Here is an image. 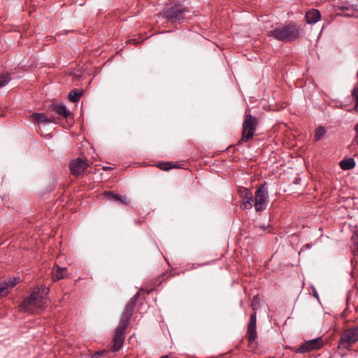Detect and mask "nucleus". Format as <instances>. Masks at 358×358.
<instances>
[{
	"label": "nucleus",
	"instance_id": "1",
	"mask_svg": "<svg viewBox=\"0 0 358 358\" xmlns=\"http://www.w3.org/2000/svg\"><path fill=\"white\" fill-rule=\"evenodd\" d=\"M302 34L300 25L295 22L287 24H275L272 26L267 35L275 40L282 42H292L299 38Z\"/></svg>",
	"mask_w": 358,
	"mask_h": 358
},
{
	"label": "nucleus",
	"instance_id": "2",
	"mask_svg": "<svg viewBox=\"0 0 358 358\" xmlns=\"http://www.w3.org/2000/svg\"><path fill=\"white\" fill-rule=\"evenodd\" d=\"M358 342V326L345 329L341 334L337 348L340 350H350Z\"/></svg>",
	"mask_w": 358,
	"mask_h": 358
},
{
	"label": "nucleus",
	"instance_id": "3",
	"mask_svg": "<svg viewBox=\"0 0 358 358\" xmlns=\"http://www.w3.org/2000/svg\"><path fill=\"white\" fill-rule=\"evenodd\" d=\"M187 13H189V10L182 4H170L164 8L163 17L170 22L174 23L178 22L181 23Z\"/></svg>",
	"mask_w": 358,
	"mask_h": 358
},
{
	"label": "nucleus",
	"instance_id": "4",
	"mask_svg": "<svg viewBox=\"0 0 358 358\" xmlns=\"http://www.w3.org/2000/svg\"><path fill=\"white\" fill-rule=\"evenodd\" d=\"M257 124L258 121L257 117L245 112L242 124V136L238 142V145L244 142H248L253 138Z\"/></svg>",
	"mask_w": 358,
	"mask_h": 358
},
{
	"label": "nucleus",
	"instance_id": "5",
	"mask_svg": "<svg viewBox=\"0 0 358 358\" xmlns=\"http://www.w3.org/2000/svg\"><path fill=\"white\" fill-rule=\"evenodd\" d=\"M44 300L36 291H33L30 296L24 299L20 305V310L30 313H37L42 309Z\"/></svg>",
	"mask_w": 358,
	"mask_h": 358
},
{
	"label": "nucleus",
	"instance_id": "6",
	"mask_svg": "<svg viewBox=\"0 0 358 358\" xmlns=\"http://www.w3.org/2000/svg\"><path fill=\"white\" fill-rule=\"evenodd\" d=\"M268 203V192L266 183L261 185L255 192L254 207L257 212L264 210Z\"/></svg>",
	"mask_w": 358,
	"mask_h": 358
},
{
	"label": "nucleus",
	"instance_id": "7",
	"mask_svg": "<svg viewBox=\"0 0 358 358\" xmlns=\"http://www.w3.org/2000/svg\"><path fill=\"white\" fill-rule=\"evenodd\" d=\"M324 345V342L322 337H318L309 341H305L295 350L296 353L304 354L311 351L321 349Z\"/></svg>",
	"mask_w": 358,
	"mask_h": 358
},
{
	"label": "nucleus",
	"instance_id": "8",
	"mask_svg": "<svg viewBox=\"0 0 358 358\" xmlns=\"http://www.w3.org/2000/svg\"><path fill=\"white\" fill-rule=\"evenodd\" d=\"M127 327L124 324L119 323L115 329L111 348L113 352H117L122 347L125 339L124 332Z\"/></svg>",
	"mask_w": 358,
	"mask_h": 358
},
{
	"label": "nucleus",
	"instance_id": "9",
	"mask_svg": "<svg viewBox=\"0 0 358 358\" xmlns=\"http://www.w3.org/2000/svg\"><path fill=\"white\" fill-rule=\"evenodd\" d=\"M140 296L139 292H137L127 303L126 305L120 320V324H124L128 326L129 323L130 318L134 313V308L136 305L137 300L138 299Z\"/></svg>",
	"mask_w": 358,
	"mask_h": 358
},
{
	"label": "nucleus",
	"instance_id": "10",
	"mask_svg": "<svg viewBox=\"0 0 358 358\" xmlns=\"http://www.w3.org/2000/svg\"><path fill=\"white\" fill-rule=\"evenodd\" d=\"M257 313L254 311L250 317L249 322L247 325V332L246 337L248 340L249 345H252L255 343L256 339L257 338Z\"/></svg>",
	"mask_w": 358,
	"mask_h": 358
},
{
	"label": "nucleus",
	"instance_id": "11",
	"mask_svg": "<svg viewBox=\"0 0 358 358\" xmlns=\"http://www.w3.org/2000/svg\"><path fill=\"white\" fill-rule=\"evenodd\" d=\"M87 167L88 163L87 160L81 158L72 160L69 164L71 173L76 176L83 175Z\"/></svg>",
	"mask_w": 358,
	"mask_h": 358
},
{
	"label": "nucleus",
	"instance_id": "12",
	"mask_svg": "<svg viewBox=\"0 0 358 358\" xmlns=\"http://www.w3.org/2000/svg\"><path fill=\"white\" fill-rule=\"evenodd\" d=\"M238 192L241 198L244 209H250L252 207L253 196L252 192L248 188L245 187L240 188Z\"/></svg>",
	"mask_w": 358,
	"mask_h": 358
},
{
	"label": "nucleus",
	"instance_id": "13",
	"mask_svg": "<svg viewBox=\"0 0 358 358\" xmlns=\"http://www.w3.org/2000/svg\"><path fill=\"white\" fill-rule=\"evenodd\" d=\"M103 195L108 200L114 201L124 205H128L130 201L127 196H122L113 192H105Z\"/></svg>",
	"mask_w": 358,
	"mask_h": 358
},
{
	"label": "nucleus",
	"instance_id": "14",
	"mask_svg": "<svg viewBox=\"0 0 358 358\" xmlns=\"http://www.w3.org/2000/svg\"><path fill=\"white\" fill-rule=\"evenodd\" d=\"M17 282V279L15 278L0 282V298L6 296Z\"/></svg>",
	"mask_w": 358,
	"mask_h": 358
},
{
	"label": "nucleus",
	"instance_id": "15",
	"mask_svg": "<svg viewBox=\"0 0 358 358\" xmlns=\"http://www.w3.org/2000/svg\"><path fill=\"white\" fill-rule=\"evenodd\" d=\"M52 273L53 281H57L64 278L67 275V269L66 268L55 266L52 269Z\"/></svg>",
	"mask_w": 358,
	"mask_h": 358
},
{
	"label": "nucleus",
	"instance_id": "16",
	"mask_svg": "<svg viewBox=\"0 0 358 358\" xmlns=\"http://www.w3.org/2000/svg\"><path fill=\"white\" fill-rule=\"evenodd\" d=\"M306 22L308 24H315L320 19V13L319 10L312 9L306 13Z\"/></svg>",
	"mask_w": 358,
	"mask_h": 358
},
{
	"label": "nucleus",
	"instance_id": "17",
	"mask_svg": "<svg viewBox=\"0 0 358 358\" xmlns=\"http://www.w3.org/2000/svg\"><path fill=\"white\" fill-rule=\"evenodd\" d=\"M32 116L35 120L41 123H50L54 121L52 117H48L44 113H34Z\"/></svg>",
	"mask_w": 358,
	"mask_h": 358
},
{
	"label": "nucleus",
	"instance_id": "18",
	"mask_svg": "<svg viewBox=\"0 0 358 358\" xmlns=\"http://www.w3.org/2000/svg\"><path fill=\"white\" fill-rule=\"evenodd\" d=\"M355 166L354 159L349 158L340 162V166L343 170H350Z\"/></svg>",
	"mask_w": 358,
	"mask_h": 358
},
{
	"label": "nucleus",
	"instance_id": "19",
	"mask_svg": "<svg viewBox=\"0 0 358 358\" xmlns=\"http://www.w3.org/2000/svg\"><path fill=\"white\" fill-rule=\"evenodd\" d=\"M83 92L78 90H71L69 94V99L72 102H77L79 101Z\"/></svg>",
	"mask_w": 358,
	"mask_h": 358
},
{
	"label": "nucleus",
	"instance_id": "20",
	"mask_svg": "<svg viewBox=\"0 0 358 358\" xmlns=\"http://www.w3.org/2000/svg\"><path fill=\"white\" fill-rule=\"evenodd\" d=\"M54 109L57 114L62 115L64 117H66L69 114V112L67 110L64 105H56L54 107Z\"/></svg>",
	"mask_w": 358,
	"mask_h": 358
},
{
	"label": "nucleus",
	"instance_id": "21",
	"mask_svg": "<svg viewBox=\"0 0 358 358\" xmlns=\"http://www.w3.org/2000/svg\"><path fill=\"white\" fill-rule=\"evenodd\" d=\"M325 133H326V130H325L324 127H323L322 126L318 127L315 130L314 141H320L322 138V137L324 136Z\"/></svg>",
	"mask_w": 358,
	"mask_h": 358
},
{
	"label": "nucleus",
	"instance_id": "22",
	"mask_svg": "<svg viewBox=\"0 0 358 358\" xmlns=\"http://www.w3.org/2000/svg\"><path fill=\"white\" fill-rule=\"evenodd\" d=\"M34 291H36L37 294L42 296V299L44 300L45 296L49 292V289L45 286H41L40 287H37Z\"/></svg>",
	"mask_w": 358,
	"mask_h": 358
},
{
	"label": "nucleus",
	"instance_id": "23",
	"mask_svg": "<svg viewBox=\"0 0 358 358\" xmlns=\"http://www.w3.org/2000/svg\"><path fill=\"white\" fill-rule=\"evenodd\" d=\"M10 80V77L8 73L0 74V87L5 86Z\"/></svg>",
	"mask_w": 358,
	"mask_h": 358
},
{
	"label": "nucleus",
	"instance_id": "24",
	"mask_svg": "<svg viewBox=\"0 0 358 358\" xmlns=\"http://www.w3.org/2000/svg\"><path fill=\"white\" fill-rule=\"evenodd\" d=\"M157 167L163 171H169L174 167L171 162H162L157 165Z\"/></svg>",
	"mask_w": 358,
	"mask_h": 358
},
{
	"label": "nucleus",
	"instance_id": "25",
	"mask_svg": "<svg viewBox=\"0 0 358 358\" xmlns=\"http://www.w3.org/2000/svg\"><path fill=\"white\" fill-rule=\"evenodd\" d=\"M341 10H343V14L348 16H354L355 10L352 6H341Z\"/></svg>",
	"mask_w": 358,
	"mask_h": 358
},
{
	"label": "nucleus",
	"instance_id": "26",
	"mask_svg": "<svg viewBox=\"0 0 358 358\" xmlns=\"http://www.w3.org/2000/svg\"><path fill=\"white\" fill-rule=\"evenodd\" d=\"M352 96L356 100V105L355 106V110L358 112V87L355 88L352 92Z\"/></svg>",
	"mask_w": 358,
	"mask_h": 358
},
{
	"label": "nucleus",
	"instance_id": "27",
	"mask_svg": "<svg viewBox=\"0 0 358 358\" xmlns=\"http://www.w3.org/2000/svg\"><path fill=\"white\" fill-rule=\"evenodd\" d=\"M310 244H306L301 249V250L299 251V254L300 255L301 252H303L304 250H308V249H310Z\"/></svg>",
	"mask_w": 358,
	"mask_h": 358
},
{
	"label": "nucleus",
	"instance_id": "28",
	"mask_svg": "<svg viewBox=\"0 0 358 358\" xmlns=\"http://www.w3.org/2000/svg\"><path fill=\"white\" fill-rule=\"evenodd\" d=\"M313 296H314L315 298H317V299H318V298H319L318 294H317V292H316L315 289H313Z\"/></svg>",
	"mask_w": 358,
	"mask_h": 358
},
{
	"label": "nucleus",
	"instance_id": "29",
	"mask_svg": "<svg viewBox=\"0 0 358 358\" xmlns=\"http://www.w3.org/2000/svg\"><path fill=\"white\" fill-rule=\"evenodd\" d=\"M112 169V168H111V167H110V166H103V170H106H106H110V169Z\"/></svg>",
	"mask_w": 358,
	"mask_h": 358
},
{
	"label": "nucleus",
	"instance_id": "30",
	"mask_svg": "<svg viewBox=\"0 0 358 358\" xmlns=\"http://www.w3.org/2000/svg\"><path fill=\"white\" fill-rule=\"evenodd\" d=\"M260 228L264 231L266 229V227L265 225L260 226Z\"/></svg>",
	"mask_w": 358,
	"mask_h": 358
},
{
	"label": "nucleus",
	"instance_id": "31",
	"mask_svg": "<svg viewBox=\"0 0 358 358\" xmlns=\"http://www.w3.org/2000/svg\"><path fill=\"white\" fill-rule=\"evenodd\" d=\"M161 358H169L168 355L162 356Z\"/></svg>",
	"mask_w": 358,
	"mask_h": 358
},
{
	"label": "nucleus",
	"instance_id": "32",
	"mask_svg": "<svg viewBox=\"0 0 358 358\" xmlns=\"http://www.w3.org/2000/svg\"><path fill=\"white\" fill-rule=\"evenodd\" d=\"M252 308H253L254 310H255V309H256V308L255 307V306H254V304H253V303L252 304Z\"/></svg>",
	"mask_w": 358,
	"mask_h": 358
},
{
	"label": "nucleus",
	"instance_id": "33",
	"mask_svg": "<svg viewBox=\"0 0 358 358\" xmlns=\"http://www.w3.org/2000/svg\"><path fill=\"white\" fill-rule=\"evenodd\" d=\"M357 76H358V71H357Z\"/></svg>",
	"mask_w": 358,
	"mask_h": 358
}]
</instances>
